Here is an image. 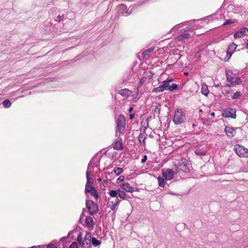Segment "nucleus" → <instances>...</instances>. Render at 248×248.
Masks as SVG:
<instances>
[{
  "instance_id": "58836bf2",
  "label": "nucleus",
  "mask_w": 248,
  "mask_h": 248,
  "mask_svg": "<svg viewBox=\"0 0 248 248\" xmlns=\"http://www.w3.org/2000/svg\"><path fill=\"white\" fill-rule=\"evenodd\" d=\"M124 176H123V175H121L119 176V177L117 179V183H120L121 182H122L124 180Z\"/></svg>"
},
{
  "instance_id": "cd10ccee",
  "label": "nucleus",
  "mask_w": 248,
  "mask_h": 248,
  "mask_svg": "<svg viewBox=\"0 0 248 248\" xmlns=\"http://www.w3.org/2000/svg\"><path fill=\"white\" fill-rule=\"evenodd\" d=\"M64 17H65V16H64V14H62V15H58L55 17H54V21H57V22H60L61 21L63 20L64 19Z\"/></svg>"
},
{
  "instance_id": "37998d69",
  "label": "nucleus",
  "mask_w": 248,
  "mask_h": 248,
  "mask_svg": "<svg viewBox=\"0 0 248 248\" xmlns=\"http://www.w3.org/2000/svg\"><path fill=\"white\" fill-rule=\"evenodd\" d=\"M47 248H57L56 246L53 244H49L47 246Z\"/></svg>"
},
{
  "instance_id": "bf43d9fd",
  "label": "nucleus",
  "mask_w": 248,
  "mask_h": 248,
  "mask_svg": "<svg viewBox=\"0 0 248 248\" xmlns=\"http://www.w3.org/2000/svg\"><path fill=\"white\" fill-rule=\"evenodd\" d=\"M226 93H230V92L229 91H226Z\"/></svg>"
},
{
  "instance_id": "c9c22d12",
  "label": "nucleus",
  "mask_w": 248,
  "mask_h": 248,
  "mask_svg": "<svg viewBox=\"0 0 248 248\" xmlns=\"http://www.w3.org/2000/svg\"><path fill=\"white\" fill-rule=\"evenodd\" d=\"M139 140L140 141V142L141 143H144V140L145 138L143 137V135L142 134H140L139 136Z\"/></svg>"
},
{
  "instance_id": "603ef678",
  "label": "nucleus",
  "mask_w": 248,
  "mask_h": 248,
  "mask_svg": "<svg viewBox=\"0 0 248 248\" xmlns=\"http://www.w3.org/2000/svg\"><path fill=\"white\" fill-rule=\"evenodd\" d=\"M226 87H231V86H231V83H230V84H227L226 85Z\"/></svg>"
},
{
  "instance_id": "864d4df0",
  "label": "nucleus",
  "mask_w": 248,
  "mask_h": 248,
  "mask_svg": "<svg viewBox=\"0 0 248 248\" xmlns=\"http://www.w3.org/2000/svg\"><path fill=\"white\" fill-rule=\"evenodd\" d=\"M211 115L212 116H215V112H212V113H211Z\"/></svg>"
},
{
  "instance_id": "20e7f679",
  "label": "nucleus",
  "mask_w": 248,
  "mask_h": 248,
  "mask_svg": "<svg viewBox=\"0 0 248 248\" xmlns=\"http://www.w3.org/2000/svg\"><path fill=\"white\" fill-rule=\"evenodd\" d=\"M230 74L228 72L226 71V77L227 78V81L230 82L231 84V86H234L236 85H240L242 82V80L240 77H232V72H230Z\"/></svg>"
},
{
  "instance_id": "dca6fc26",
  "label": "nucleus",
  "mask_w": 248,
  "mask_h": 248,
  "mask_svg": "<svg viewBox=\"0 0 248 248\" xmlns=\"http://www.w3.org/2000/svg\"><path fill=\"white\" fill-rule=\"evenodd\" d=\"M90 167V164L88 165V170L86 171V175L87 179V183L86 184V186L87 185H92L93 183V179H92L91 177L90 172L88 171V169Z\"/></svg>"
},
{
  "instance_id": "bb28decb",
  "label": "nucleus",
  "mask_w": 248,
  "mask_h": 248,
  "mask_svg": "<svg viewBox=\"0 0 248 248\" xmlns=\"http://www.w3.org/2000/svg\"><path fill=\"white\" fill-rule=\"evenodd\" d=\"M92 244L94 246L96 247L99 246L101 244L100 241L98 240L96 238L93 237L91 240Z\"/></svg>"
},
{
  "instance_id": "2f4dec72",
  "label": "nucleus",
  "mask_w": 248,
  "mask_h": 248,
  "mask_svg": "<svg viewBox=\"0 0 248 248\" xmlns=\"http://www.w3.org/2000/svg\"><path fill=\"white\" fill-rule=\"evenodd\" d=\"M178 88V86L176 84H173L171 85H170V87L168 88V90L170 92H173L174 90H176Z\"/></svg>"
},
{
  "instance_id": "423d86ee",
  "label": "nucleus",
  "mask_w": 248,
  "mask_h": 248,
  "mask_svg": "<svg viewBox=\"0 0 248 248\" xmlns=\"http://www.w3.org/2000/svg\"><path fill=\"white\" fill-rule=\"evenodd\" d=\"M86 206L91 215H93L98 211V206L92 200H86Z\"/></svg>"
},
{
  "instance_id": "4c0bfd02",
  "label": "nucleus",
  "mask_w": 248,
  "mask_h": 248,
  "mask_svg": "<svg viewBox=\"0 0 248 248\" xmlns=\"http://www.w3.org/2000/svg\"><path fill=\"white\" fill-rule=\"evenodd\" d=\"M69 248H78V244L76 242H73L70 246H69Z\"/></svg>"
},
{
  "instance_id": "393cba45",
  "label": "nucleus",
  "mask_w": 248,
  "mask_h": 248,
  "mask_svg": "<svg viewBox=\"0 0 248 248\" xmlns=\"http://www.w3.org/2000/svg\"><path fill=\"white\" fill-rule=\"evenodd\" d=\"M195 153L199 156H203L206 155V152L202 149H197L195 151Z\"/></svg>"
},
{
  "instance_id": "7ed1b4c3",
  "label": "nucleus",
  "mask_w": 248,
  "mask_h": 248,
  "mask_svg": "<svg viewBox=\"0 0 248 248\" xmlns=\"http://www.w3.org/2000/svg\"><path fill=\"white\" fill-rule=\"evenodd\" d=\"M116 123L117 124V132L120 133H123L125 128V119L124 116L120 114L116 120Z\"/></svg>"
},
{
  "instance_id": "7c9ffc66",
  "label": "nucleus",
  "mask_w": 248,
  "mask_h": 248,
  "mask_svg": "<svg viewBox=\"0 0 248 248\" xmlns=\"http://www.w3.org/2000/svg\"><path fill=\"white\" fill-rule=\"evenodd\" d=\"M118 190H111L109 191V195L112 198L116 197L118 195Z\"/></svg>"
},
{
  "instance_id": "79ce46f5",
  "label": "nucleus",
  "mask_w": 248,
  "mask_h": 248,
  "mask_svg": "<svg viewBox=\"0 0 248 248\" xmlns=\"http://www.w3.org/2000/svg\"><path fill=\"white\" fill-rule=\"evenodd\" d=\"M147 159V156L146 155H144L143 158H142V159L141 160V163H144V162H146Z\"/></svg>"
},
{
  "instance_id": "f8f14e48",
  "label": "nucleus",
  "mask_w": 248,
  "mask_h": 248,
  "mask_svg": "<svg viewBox=\"0 0 248 248\" xmlns=\"http://www.w3.org/2000/svg\"><path fill=\"white\" fill-rule=\"evenodd\" d=\"M246 31V28H242L234 33V34L233 35V37L234 38H239L245 36Z\"/></svg>"
},
{
  "instance_id": "f03ea898",
  "label": "nucleus",
  "mask_w": 248,
  "mask_h": 248,
  "mask_svg": "<svg viewBox=\"0 0 248 248\" xmlns=\"http://www.w3.org/2000/svg\"><path fill=\"white\" fill-rule=\"evenodd\" d=\"M186 116L182 110L177 109L175 110L173 121L175 124H181L185 122Z\"/></svg>"
},
{
  "instance_id": "e433bc0d",
  "label": "nucleus",
  "mask_w": 248,
  "mask_h": 248,
  "mask_svg": "<svg viewBox=\"0 0 248 248\" xmlns=\"http://www.w3.org/2000/svg\"><path fill=\"white\" fill-rule=\"evenodd\" d=\"M234 22V21L232 19H228L224 23L223 25H227L229 24L233 23Z\"/></svg>"
},
{
  "instance_id": "9b49d317",
  "label": "nucleus",
  "mask_w": 248,
  "mask_h": 248,
  "mask_svg": "<svg viewBox=\"0 0 248 248\" xmlns=\"http://www.w3.org/2000/svg\"><path fill=\"white\" fill-rule=\"evenodd\" d=\"M237 128H237V127L233 128L232 127L226 126L225 128V131L228 137L231 138V137H233L234 136L235 133V130Z\"/></svg>"
},
{
  "instance_id": "4468645a",
  "label": "nucleus",
  "mask_w": 248,
  "mask_h": 248,
  "mask_svg": "<svg viewBox=\"0 0 248 248\" xmlns=\"http://www.w3.org/2000/svg\"><path fill=\"white\" fill-rule=\"evenodd\" d=\"M121 187L124 190L128 192H133L134 191L133 187L130 186L128 183H124L121 185Z\"/></svg>"
},
{
  "instance_id": "3c124183",
  "label": "nucleus",
  "mask_w": 248,
  "mask_h": 248,
  "mask_svg": "<svg viewBox=\"0 0 248 248\" xmlns=\"http://www.w3.org/2000/svg\"><path fill=\"white\" fill-rule=\"evenodd\" d=\"M133 109V108L132 107H130L129 108L128 111H129V112H131L132 111Z\"/></svg>"
},
{
  "instance_id": "2eb2a0df",
  "label": "nucleus",
  "mask_w": 248,
  "mask_h": 248,
  "mask_svg": "<svg viewBox=\"0 0 248 248\" xmlns=\"http://www.w3.org/2000/svg\"><path fill=\"white\" fill-rule=\"evenodd\" d=\"M90 167V164L88 165V170L86 171V175L87 179V183L86 184V186L87 185H92L93 183V179H92L91 177L90 172L88 171V169Z\"/></svg>"
},
{
  "instance_id": "4be33fe9",
  "label": "nucleus",
  "mask_w": 248,
  "mask_h": 248,
  "mask_svg": "<svg viewBox=\"0 0 248 248\" xmlns=\"http://www.w3.org/2000/svg\"><path fill=\"white\" fill-rule=\"evenodd\" d=\"M154 49V47H151L145 50L142 53L143 57L146 58L149 56V54L152 52Z\"/></svg>"
},
{
  "instance_id": "39448f33",
  "label": "nucleus",
  "mask_w": 248,
  "mask_h": 248,
  "mask_svg": "<svg viewBox=\"0 0 248 248\" xmlns=\"http://www.w3.org/2000/svg\"><path fill=\"white\" fill-rule=\"evenodd\" d=\"M234 150L236 154L240 157L248 156V149L239 144L234 146Z\"/></svg>"
},
{
  "instance_id": "6e6552de",
  "label": "nucleus",
  "mask_w": 248,
  "mask_h": 248,
  "mask_svg": "<svg viewBox=\"0 0 248 248\" xmlns=\"http://www.w3.org/2000/svg\"><path fill=\"white\" fill-rule=\"evenodd\" d=\"M174 172L170 169H164L162 170V175L166 180H170L173 179Z\"/></svg>"
},
{
  "instance_id": "0eeeda50",
  "label": "nucleus",
  "mask_w": 248,
  "mask_h": 248,
  "mask_svg": "<svg viewBox=\"0 0 248 248\" xmlns=\"http://www.w3.org/2000/svg\"><path fill=\"white\" fill-rule=\"evenodd\" d=\"M85 193H90L91 196H93L96 199L98 198V193L94 187L92 185L85 186Z\"/></svg>"
},
{
  "instance_id": "c756f323",
  "label": "nucleus",
  "mask_w": 248,
  "mask_h": 248,
  "mask_svg": "<svg viewBox=\"0 0 248 248\" xmlns=\"http://www.w3.org/2000/svg\"><path fill=\"white\" fill-rule=\"evenodd\" d=\"M128 92L129 90L125 89L120 90L119 92V93L124 97H127L128 95Z\"/></svg>"
},
{
  "instance_id": "b1692460",
  "label": "nucleus",
  "mask_w": 248,
  "mask_h": 248,
  "mask_svg": "<svg viewBox=\"0 0 248 248\" xmlns=\"http://www.w3.org/2000/svg\"><path fill=\"white\" fill-rule=\"evenodd\" d=\"M157 180L158 182L159 186L162 187H164L165 185V182L164 179L162 177L159 176L157 177Z\"/></svg>"
},
{
  "instance_id": "a18cd8bd",
  "label": "nucleus",
  "mask_w": 248,
  "mask_h": 248,
  "mask_svg": "<svg viewBox=\"0 0 248 248\" xmlns=\"http://www.w3.org/2000/svg\"><path fill=\"white\" fill-rule=\"evenodd\" d=\"M245 47L248 49V39L245 43Z\"/></svg>"
},
{
  "instance_id": "72a5a7b5",
  "label": "nucleus",
  "mask_w": 248,
  "mask_h": 248,
  "mask_svg": "<svg viewBox=\"0 0 248 248\" xmlns=\"http://www.w3.org/2000/svg\"><path fill=\"white\" fill-rule=\"evenodd\" d=\"M241 95V93L240 92H236L232 96V98L233 99H238L240 97Z\"/></svg>"
},
{
  "instance_id": "1a4fd4ad",
  "label": "nucleus",
  "mask_w": 248,
  "mask_h": 248,
  "mask_svg": "<svg viewBox=\"0 0 248 248\" xmlns=\"http://www.w3.org/2000/svg\"><path fill=\"white\" fill-rule=\"evenodd\" d=\"M237 46V45L234 43H232L228 46V47L226 51V57L225 58V59L227 58V61L229 60L232 54L234 52Z\"/></svg>"
},
{
  "instance_id": "6e6d98bb",
  "label": "nucleus",
  "mask_w": 248,
  "mask_h": 248,
  "mask_svg": "<svg viewBox=\"0 0 248 248\" xmlns=\"http://www.w3.org/2000/svg\"><path fill=\"white\" fill-rule=\"evenodd\" d=\"M64 239H65V237H62V238H61V240H64Z\"/></svg>"
},
{
  "instance_id": "09e8293b",
  "label": "nucleus",
  "mask_w": 248,
  "mask_h": 248,
  "mask_svg": "<svg viewBox=\"0 0 248 248\" xmlns=\"http://www.w3.org/2000/svg\"><path fill=\"white\" fill-rule=\"evenodd\" d=\"M130 13H127V12H123V15L124 16H127L128 15H129Z\"/></svg>"
},
{
  "instance_id": "052dcab7",
  "label": "nucleus",
  "mask_w": 248,
  "mask_h": 248,
  "mask_svg": "<svg viewBox=\"0 0 248 248\" xmlns=\"http://www.w3.org/2000/svg\"><path fill=\"white\" fill-rule=\"evenodd\" d=\"M101 180V179H98V181H100Z\"/></svg>"
},
{
  "instance_id": "5701e85b",
  "label": "nucleus",
  "mask_w": 248,
  "mask_h": 248,
  "mask_svg": "<svg viewBox=\"0 0 248 248\" xmlns=\"http://www.w3.org/2000/svg\"><path fill=\"white\" fill-rule=\"evenodd\" d=\"M165 89H164V87L162 86V85H159L158 87L156 88H155L153 89L152 92L153 93H159V92H162L164 91Z\"/></svg>"
},
{
  "instance_id": "ea45409f",
  "label": "nucleus",
  "mask_w": 248,
  "mask_h": 248,
  "mask_svg": "<svg viewBox=\"0 0 248 248\" xmlns=\"http://www.w3.org/2000/svg\"><path fill=\"white\" fill-rule=\"evenodd\" d=\"M82 237L81 235V233H79L78 236L77 241H78V243H79L80 244H81L82 245Z\"/></svg>"
},
{
  "instance_id": "9d476101",
  "label": "nucleus",
  "mask_w": 248,
  "mask_h": 248,
  "mask_svg": "<svg viewBox=\"0 0 248 248\" xmlns=\"http://www.w3.org/2000/svg\"><path fill=\"white\" fill-rule=\"evenodd\" d=\"M236 111L234 109L229 108L224 111L223 116L225 117H231L233 119L236 118Z\"/></svg>"
},
{
  "instance_id": "a878e982",
  "label": "nucleus",
  "mask_w": 248,
  "mask_h": 248,
  "mask_svg": "<svg viewBox=\"0 0 248 248\" xmlns=\"http://www.w3.org/2000/svg\"><path fill=\"white\" fill-rule=\"evenodd\" d=\"M118 195L121 199L123 200L125 199L126 196L125 192L120 189H118Z\"/></svg>"
},
{
  "instance_id": "13d9d810",
  "label": "nucleus",
  "mask_w": 248,
  "mask_h": 248,
  "mask_svg": "<svg viewBox=\"0 0 248 248\" xmlns=\"http://www.w3.org/2000/svg\"><path fill=\"white\" fill-rule=\"evenodd\" d=\"M70 233H71L70 232H68V236H69L70 235Z\"/></svg>"
},
{
  "instance_id": "a211bd4d",
  "label": "nucleus",
  "mask_w": 248,
  "mask_h": 248,
  "mask_svg": "<svg viewBox=\"0 0 248 248\" xmlns=\"http://www.w3.org/2000/svg\"><path fill=\"white\" fill-rule=\"evenodd\" d=\"M92 238L93 237H92L91 233L89 232H87L85 236L84 240L82 242V246L84 247V242H86L87 240H88V242H87V245H88L89 244H90Z\"/></svg>"
},
{
  "instance_id": "c03bdc74",
  "label": "nucleus",
  "mask_w": 248,
  "mask_h": 248,
  "mask_svg": "<svg viewBox=\"0 0 248 248\" xmlns=\"http://www.w3.org/2000/svg\"><path fill=\"white\" fill-rule=\"evenodd\" d=\"M145 79H146V78H141L140 80V85H141L145 82Z\"/></svg>"
},
{
  "instance_id": "de8ad7c7",
  "label": "nucleus",
  "mask_w": 248,
  "mask_h": 248,
  "mask_svg": "<svg viewBox=\"0 0 248 248\" xmlns=\"http://www.w3.org/2000/svg\"><path fill=\"white\" fill-rule=\"evenodd\" d=\"M120 7H121L122 10H125L126 9V6L124 5H121Z\"/></svg>"
},
{
  "instance_id": "aec40b11",
  "label": "nucleus",
  "mask_w": 248,
  "mask_h": 248,
  "mask_svg": "<svg viewBox=\"0 0 248 248\" xmlns=\"http://www.w3.org/2000/svg\"><path fill=\"white\" fill-rule=\"evenodd\" d=\"M191 37L189 33H184L179 35L177 37V40L178 41H182L185 39H187Z\"/></svg>"
},
{
  "instance_id": "c85d7f7f",
  "label": "nucleus",
  "mask_w": 248,
  "mask_h": 248,
  "mask_svg": "<svg viewBox=\"0 0 248 248\" xmlns=\"http://www.w3.org/2000/svg\"><path fill=\"white\" fill-rule=\"evenodd\" d=\"M123 168L120 167H115L113 170V171L117 175L122 173L123 172Z\"/></svg>"
},
{
  "instance_id": "49530a36",
  "label": "nucleus",
  "mask_w": 248,
  "mask_h": 248,
  "mask_svg": "<svg viewBox=\"0 0 248 248\" xmlns=\"http://www.w3.org/2000/svg\"><path fill=\"white\" fill-rule=\"evenodd\" d=\"M166 80L170 83V82H172L174 79L172 78H169L166 79Z\"/></svg>"
},
{
  "instance_id": "f3484780",
  "label": "nucleus",
  "mask_w": 248,
  "mask_h": 248,
  "mask_svg": "<svg viewBox=\"0 0 248 248\" xmlns=\"http://www.w3.org/2000/svg\"><path fill=\"white\" fill-rule=\"evenodd\" d=\"M113 148L115 150H120L123 149L122 140L120 139L116 141L113 144Z\"/></svg>"
},
{
  "instance_id": "8fccbe9b",
  "label": "nucleus",
  "mask_w": 248,
  "mask_h": 248,
  "mask_svg": "<svg viewBox=\"0 0 248 248\" xmlns=\"http://www.w3.org/2000/svg\"><path fill=\"white\" fill-rule=\"evenodd\" d=\"M134 114H130V117H129V118H130V119H132L134 118Z\"/></svg>"
},
{
  "instance_id": "a19ab883",
  "label": "nucleus",
  "mask_w": 248,
  "mask_h": 248,
  "mask_svg": "<svg viewBox=\"0 0 248 248\" xmlns=\"http://www.w3.org/2000/svg\"><path fill=\"white\" fill-rule=\"evenodd\" d=\"M181 24H178V25H175V26H174L172 28L171 31H174L177 30L180 27Z\"/></svg>"
},
{
  "instance_id": "f704fd0d",
  "label": "nucleus",
  "mask_w": 248,
  "mask_h": 248,
  "mask_svg": "<svg viewBox=\"0 0 248 248\" xmlns=\"http://www.w3.org/2000/svg\"><path fill=\"white\" fill-rule=\"evenodd\" d=\"M162 85L164 87L165 90H168V88L170 87V83L166 80L163 81Z\"/></svg>"
},
{
  "instance_id": "f257e3e1",
  "label": "nucleus",
  "mask_w": 248,
  "mask_h": 248,
  "mask_svg": "<svg viewBox=\"0 0 248 248\" xmlns=\"http://www.w3.org/2000/svg\"><path fill=\"white\" fill-rule=\"evenodd\" d=\"M188 165L186 159L182 158L180 159L177 166L176 173H179L180 176H184V173L189 172Z\"/></svg>"
},
{
  "instance_id": "6ab92c4d",
  "label": "nucleus",
  "mask_w": 248,
  "mask_h": 248,
  "mask_svg": "<svg viewBox=\"0 0 248 248\" xmlns=\"http://www.w3.org/2000/svg\"><path fill=\"white\" fill-rule=\"evenodd\" d=\"M85 223L89 228H92L93 227V218L90 216L86 217L85 218Z\"/></svg>"
},
{
  "instance_id": "5fc2aeb1",
  "label": "nucleus",
  "mask_w": 248,
  "mask_h": 248,
  "mask_svg": "<svg viewBox=\"0 0 248 248\" xmlns=\"http://www.w3.org/2000/svg\"><path fill=\"white\" fill-rule=\"evenodd\" d=\"M87 242H88V240H87L86 242H84V243H85V245H87Z\"/></svg>"
},
{
  "instance_id": "473e14b6",
  "label": "nucleus",
  "mask_w": 248,
  "mask_h": 248,
  "mask_svg": "<svg viewBox=\"0 0 248 248\" xmlns=\"http://www.w3.org/2000/svg\"><path fill=\"white\" fill-rule=\"evenodd\" d=\"M2 104L6 108H8L11 106V102L9 100L6 99L2 102Z\"/></svg>"
},
{
  "instance_id": "ddd939ff",
  "label": "nucleus",
  "mask_w": 248,
  "mask_h": 248,
  "mask_svg": "<svg viewBox=\"0 0 248 248\" xmlns=\"http://www.w3.org/2000/svg\"><path fill=\"white\" fill-rule=\"evenodd\" d=\"M121 201L116 198L114 202L112 201L109 203V206L112 211H116L117 209V206L120 203Z\"/></svg>"
},
{
  "instance_id": "412c9836",
  "label": "nucleus",
  "mask_w": 248,
  "mask_h": 248,
  "mask_svg": "<svg viewBox=\"0 0 248 248\" xmlns=\"http://www.w3.org/2000/svg\"><path fill=\"white\" fill-rule=\"evenodd\" d=\"M201 92L202 94L207 96L209 93V90L208 87L205 84H202V86Z\"/></svg>"
},
{
  "instance_id": "4d7b16f0",
  "label": "nucleus",
  "mask_w": 248,
  "mask_h": 248,
  "mask_svg": "<svg viewBox=\"0 0 248 248\" xmlns=\"http://www.w3.org/2000/svg\"><path fill=\"white\" fill-rule=\"evenodd\" d=\"M184 74H185V75H188V73H186V72H185Z\"/></svg>"
}]
</instances>
